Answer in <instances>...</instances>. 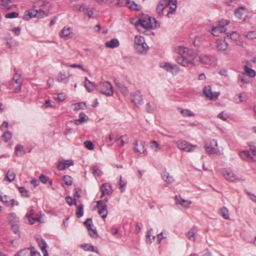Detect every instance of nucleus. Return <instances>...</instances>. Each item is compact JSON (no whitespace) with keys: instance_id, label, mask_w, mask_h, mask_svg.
<instances>
[{"instance_id":"nucleus-32","label":"nucleus","mask_w":256,"mask_h":256,"mask_svg":"<svg viewBox=\"0 0 256 256\" xmlns=\"http://www.w3.org/2000/svg\"><path fill=\"white\" fill-rule=\"evenodd\" d=\"M105 46L106 48H114L119 46V42L117 39L114 38L106 42Z\"/></svg>"},{"instance_id":"nucleus-47","label":"nucleus","mask_w":256,"mask_h":256,"mask_svg":"<svg viewBox=\"0 0 256 256\" xmlns=\"http://www.w3.org/2000/svg\"><path fill=\"white\" fill-rule=\"evenodd\" d=\"M196 234V230L194 229H192L190 230L187 234L188 238L191 241L194 242L195 240V235Z\"/></svg>"},{"instance_id":"nucleus-31","label":"nucleus","mask_w":256,"mask_h":256,"mask_svg":"<svg viewBox=\"0 0 256 256\" xmlns=\"http://www.w3.org/2000/svg\"><path fill=\"white\" fill-rule=\"evenodd\" d=\"M37 10H27L24 12V18L26 20H28L32 18L36 17Z\"/></svg>"},{"instance_id":"nucleus-22","label":"nucleus","mask_w":256,"mask_h":256,"mask_svg":"<svg viewBox=\"0 0 256 256\" xmlns=\"http://www.w3.org/2000/svg\"><path fill=\"white\" fill-rule=\"evenodd\" d=\"M73 164L74 163L72 160H64L60 162L57 168L59 170H62Z\"/></svg>"},{"instance_id":"nucleus-4","label":"nucleus","mask_w":256,"mask_h":256,"mask_svg":"<svg viewBox=\"0 0 256 256\" xmlns=\"http://www.w3.org/2000/svg\"><path fill=\"white\" fill-rule=\"evenodd\" d=\"M97 90L106 96H111L114 94L112 86L108 82H102L98 84Z\"/></svg>"},{"instance_id":"nucleus-61","label":"nucleus","mask_w":256,"mask_h":256,"mask_svg":"<svg viewBox=\"0 0 256 256\" xmlns=\"http://www.w3.org/2000/svg\"><path fill=\"white\" fill-rule=\"evenodd\" d=\"M120 92L124 96H126L128 93V90L126 87L124 86H121L120 87Z\"/></svg>"},{"instance_id":"nucleus-51","label":"nucleus","mask_w":256,"mask_h":256,"mask_svg":"<svg viewBox=\"0 0 256 256\" xmlns=\"http://www.w3.org/2000/svg\"><path fill=\"white\" fill-rule=\"evenodd\" d=\"M63 180L66 185L70 186L72 184V178L70 176H64L63 177Z\"/></svg>"},{"instance_id":"nucleus-21","label":"nucleus","mask_w":256,"mask_h":256,"mask_svg":"<svg viewBox=\"0 0 256 256\" xmlns=\"http://www.w3.org/2000/svg\"><path fill=\"white\" fill-rule=\"evenodd\" d=\"M100 191L102 193L101 197L104 195H110L112 192L110 184L108 183L104 184L101 186Z\"/></svg>"},{"instance_id":"nucleus-9","label":"nucleus","mask_w":256,"mask_h":256,"mask_svg":"<svg viewBox=\"0 0 256 256\" xmlns=\"http://www.w3.org/2000/svg\"><path fill=\"white\" fill-rule=\"evenodd\" d=\"M206 153L209 154H220L217 141L215 140H208L205 144Z\"/></svg>"},{"instance_id":"nucleus-28","label":"nucleus","mask_w":256,"mask_h":256,"mask_svg":"<svg viewBox=\"0 0 256 256\" xmlns=\"http://www.w3.org/2000/svg\"><path fill=\"white\" fill-rule=\"evenodd\" d=\"M248 64H249L247 63L244 66V72L243 74L248 75L250 77L254 78L256 75V72L254 70L248 66Z\"/></svg>"},{"instance_id":"nucleus-20","label":"nucleus","mask_w":256,"mask_h":256,"mask_svg":"<svg viewBox=\"0 0 256 256\" xmlns=\"http://www.w3.org/2000/svg\"><path fill=\"white\" fill-rule=\"evenodd\" d=\"M134 150L140 154H146L147 152L144 148V142L143 141H136L135 144Z\"/></svg>"},{"instance_id":"nucleus-8","label":"nucleus","mask_w":256,"mask_h":256,"mask_svg":"<svg viewBox=\"0 0 256 256\" xmlns=\"http://www.w3.org/2000/svg\"><path fill=\"white\" fill-rule=\"evenodd\" d=\"M135 48L140 53L146 52L148 46L144 42V38L140 35L136 36L134 40Z\"/></svg>"},{"instance_id":"nucleus-2","label":"nucleus","mask_w":256,"mask_h":256,"mask_svg":"<svg viewBox=\"0 0 256 256\" xmlns=\"http://www.w3.org/2000/svg\"><path fill=\"white\" fill-rule=\"evenodd\" d=\"M139 23L146 29L154 28L160 26L158 22L154 18H151L148 15L142 16L139 19Z\"/></svg>"},{"instance_id":"nucleus-41","label":"nucleus","mask_w":256,"mask_h":256,"mask_svg":"<svg viewBox=\"0 0 256 256\" xmlns=\"http://www.w3.org/2000/svg\"><path fill=\"white\" fill-rule=\"evenodd\" d=\"M128 137L126 135L122 136L118 138H115L116 142H120V144H118L120 146H123L124 144L128 142Z\"/></svg>"},{"instance_id":"nucleus-55","label":"nucleus","mask_w":256,"mask_h":256,"mask_svg":"<svg viewBox=\"0 0 256 256\" xmlns=\"http://www.w3.org/2000/svg\"><path fill=\"white\" fill-rule=\"evenodd\" d=\"M83 215V207L82 206L80 205L77 208L76 212V217L80 218Z\"/></svg>"},{"instance_id":"nucleus-52","label":"nucleus","mask_w":256,"mask_h":256,"mask_svg":"<svg viewBox=\"0 0 256 256\" xmlns=\"http://www.w3.org/2000/svg\"><path fill=\"white\" fill-rule=\"evenodd\" d=\"M126 184V182L122 179V176L120 177L119 182L120 188L121 192H123L125 190V187Z\"/></svg>"},{"instance_id":"nucleus-1","label":"nucleus","mask_w":256,"mask_h":256,"mask_svg":"<svg viewBox=\"0 0 256 256\" xmlns=\"http://www.w3.org/2000/svg\"><path fill=\"white\" fill-rule=\"evenodd\" d=\"M173 51L179 55L176 60L178 64L186 67L190 64L194 65L196 64L192 51L188 48L182 46H177L173 48Z\"/></svg>"},{"instance_id":"nucleus-59","label":"nucleus","mask_w":256,"mask_h":256,"mask_svg":"<svg viewBox=\"0 0 256 256\" xmlns=\"http://www.w3.org/2000/svg\"><path fill=\"white\" fill-rule=\"evenodd\" d=\"M66 67H69V68H78L82 70L84 72H85V70L83 68L82 66V65H80V64H66Z\"/></svg>"},{"instance_id":"nucleus-25","label":"nucleus","mask_w":256,"mask_h":256,"mask_svg":"<svg viewBox=\"0 0 256 256\" xmlns=\"http://www.w3.org/2000/svg\"><path fill=\"white\" fill-rule=\"evenodd\" d=\"M15 2V0H0V7L5 10H9L12 8L10 4Z\"/></svg>"},{"instance_id":"nucleus-12","label":"nucleus","mask_w":256,"mask_h":256,"mask_svg":"<svg viewBox=\"0 0 256 256\" xmlns=\"http://www.w3.org/2000/svg\"><path fill=\"white\" fill-rule=\"evenodd\" d=\"M118 5L120 6H126L132 10H140V6L136 4L134 2L130 0H118Z\"/></svg>"},{"instance_id":"nucleus-43","label":"nucleus","mask_w":256,"mask_h":256,"mask_svg":"<svg viewBox=\"0 0 256 256\" xmlns=\"http://www.w3.org/2000/svg\"><path fill=\"white\" fill-rule=\"evenodd\" d=\"M12 83L14 84H22V80L20 77V74H18V72L15 73V74L14 76L13 80L12 82Z\"/></svg>"},{"instance_id":"nucleus-48","label":"nucleus","mask_w":256,"mask_h":256,"mask_svg":"<svg viewBox=\"0 0 256 256\" xmlns=\"http://www.w3.org/2000/svg\"><path fill=\"white\" fill-rule=\"evenodd\" d=\"M42 253L44 256H48V253L47 252H45ZM30 254L31 256H40V253L34 248L30 249Z\"/></svg>"},{"instance_id":"nucleus-36","label":"nucleus","mask_w":256,"mask_h":256,"mask_svg":"<svg viewBox=\"0 0 256 256\" xmlns=\"http://www.w3.org/2000/svg\"><path fill=\"white\" fill-rule=\"evenodd\" d=\"M218 214L221 216L224 219H228L229 218V212L228 209L223 206L218 211Z\"/></svg>"},{"instance_id":"nucleus-58","label":"nucleus","mask_w":256,"mask_h":256,"mask_svg":"<svg viewBox=\"0 0 256 256\" xmlns=\"http://www.w3.org/2000/svg\"><path fill=\"white\" fill-rule=\"evenodd\" d=\"M84 145L89 150H93L94 149V144L91 141L87 140L84 142Z\"/></svg>"},{"instance_id":"nucleus-34","label":"nucleus","mask_w":256,"mask_h":256,"mask_svg":"<svg viewBox=\"0 0 256 256\" xmlns=\"http://www.w3.org/2000/svg\"><path fill=\"white\" fill-rule=\"evenodd\" d=\"M234 14L237 18L241 20L246 14V9L242 7L236 10Z\"/></svg>"},{"instance_id":"nucleus-16","label":"nucleus","mask_w":256,"mask_h":256,"mask_svg":"<svg viewBox=\"0 0 256 256\" xmlns=\"http://www.w3.org/2000/svg\"><path fill=\"white\" fill-rule=\"evenodd\" d=\"M60 36L65 40L72 38V32L71 28L68 26L64 27L60 32Z\"/></svg>"},{"instance_id":"nucleus-60","label":"nucleus","mask_w":256,"mask_h":256,"mask_svg":"<svg viewBox=\"0 0 256 256\" xmlns=\"http://www.w3.org/2000/svg\"><path fill=\"white\" fill-rule=\"evenodd\" d=\"M240 81L244 84H248L250 82V78H246L244 74H242V76H240Z\"/></svg>"},{"instance_id":"nucleus-26","label":"nucleus","mask_w":256,"mask_h":256,"mask_svg":"<svg viewBox=\"0 0 256 256\" xmlns=\"http://www.w3.org/2000/svg\"><path fill=\"white\" fill-rule=\"evenodd\" d=\"M226 28L225 27H220L218 26L216 27H213L211 30V33L214 36H219L220 34L225 32Z\"/></svg>"},{"instance_id":"nucleus-17","label":"nucleus","mask_w":256,"mask_h":256,"mask_svg":"<svg viewBox=\"0 0 256 256\" xmlns=\"http://www.w3.org/2000/svg\"><path fill=\"white\" fill-rule=\"evenodd\" d=\"M69 72L62 70L56 76V80L59 82L67 83L71 76Z\"/></svg>"},{"instance_id":"nucleus-7","label":"nucleus","mask_w":256,"mask_h":256,"mask_svg":"<svg viewBox=\"0 0 256 256\" xmlns=\"http://www.w3.org/2000/svg\"><path fill=\"white\" fill-rule=\"evenodd\" d=\"M201 64L210 67H214L217 65V59L214 56L201 54L198 56Z\"/></svg>"},{"instance_id":"nucleus-45","label":"nucleus","mask_w":256,"mask_h":256,"mask_svg":"<svg viewBox=\"0 0 256 256\" xmlns=\"http://www.w3.org/2000/svg\"><path fill=\"white\" fill-rule=\"evenodd\" d=\"M37 242L38 243V244L40 248L41 249L42 252H47L46 250V244L45 242L44 241V240H43L42 238L38 239Z\"/></svg>"},{"instance_id":"nucleus-23","label":"nucleus","mask_w":256,"mask_h":256,"mask_svg":"<svg viewBox=\"0 0 256 256\" xmlns=\"http://www.w3.org/2000/svg\"><path fill=\"white\" fill-rule=\"evenodd\" d=\"M32 214V212H28L26 214V216L29 222V223L30 224H34L36 222H43L44 220H42V216H38L36 218L32 217L31 216Z\"/></svg>"},{"instance_id":"nucleus-14","label":"nucleus","mask_w":256,"mask_h":256,"mask_svg":"<svg viewBox=\"0 0 256 256\" xmlns=\"http://www.w3.org/2000/svg\"><path fill=\"white\" fill-rule=\"evenodd\" d=\"M96 208L98 209V213L103 219L108 215L107 206L105 202L100 200L96 202Z\"/></svg>"},{"instance_id":"nucleus-50","label":"nucleus","mask_w":256,"mask_h":256,"mask_svg":"<svg viewBox=\"0 0 256 256\" xmlns=\"http://www.w3.org/2000/svg\"><path fill=\"white\" fill-rule=\"evenodd\" d=\"M30 254V250L28 249H24L16 254L15 256H28Z\"/></svg>"},{"instance_id":"nucleus-64","label":"nucleus","mask_w":256,"mask_h":256,"mask_svg":"<svg viewBox=\"0 0 256 256\" xmlns=\"http://www.w3.org/2000/svg\"><path fill=\"white\" fill-rule=\"evenodd\" d=\"M229 20H222L219 22L218 26L220 27H225V26L228 25L229 24Z\"/></svg>"},{"instance_id":"nucleus-63","label":"nucleus","mask_w":256,"mask_h":256,"mask_svg":"<svg viewBox=\"0 0 256 256\" xmlns=\"http://www.w3.org/2000/svg\"><path fill=\"white\" fill-rule=\"evenodd\" d=\"M166 236H164L162 232H160L157 236L156 242L158 244H160L162 240L165 238Z\"/></svg>"},{"instance_id":"nucleus-62","label":"nucleus","mask_w":256,"mask_h":256,"mask_svg":"<svg viewBox=\"0 0 256 256\" xmlns=\"http://www.w3.org/2000/svg\"><path fill=\"white\" fill-rule=\"evenodd\" d=\"M46 15V14L44 11L42 10H37V14L36 16V18H41L44 16Z\"/></svg>"},{"instance_id":"nucleus-40","label":"nucleus","mask_w":256,"mask_h":256,"mask_svg":"<svg viewBox=\"0 0 256 256\" xmlns=\"http://www.w3.org/2000/svg\"><path fill=\"white\" fill-rule=\"evenodd\" d=\"M178 110H180L181 114L184 117H190L194 116V114L190 110L182 109L181 108H179Z\"/></svg>"},{"instance_id":"nucleus-54","label":"nucleus","mask_w":256,"mask_h":256,"mask_svg":"<svg viewBox=\"0 0 256 256\" xmlns=\"http://www.w3.org/2000/svg\"><path fill=\"white\" fill-rule=\"evenodd\" d=\"M246 36L249 40H254L256 39V32H248L246 34Z\"/></svg>"},{"instance_id":"nucleus-15","label":"nucleus","mask_w":256,"mask_h":256,"mask_svg":"<svg viewBox=\"0 0 256 256\" xmlns=\"http://www.w3.org/2000/svg\"><path fill=\"white\" fill-rule=\"evenodd\" d=\"M92 220L90 218H88L84 222V224L88 231L90 236L93 238H96L98 236V233L96 228L92 226Z\"/></svg>"},{"instance_id":"nucleus-33","label":"nucleus","mask_w":256,"mask_h":256,"mask_svg":"<svg viewBox=\"0 0 256 256\" xmlns=\"http://www.w3.org/2000/svg\"><path fill=\"white\" fill-rule=\"evenodd\" d=\"M246 100V94L244 93H240L236 94L234 97V102L239 104L242 102H245Z\"/></svg>"},{"instance_id":"nucleus-3","label":"nucleus","mask_w":256,"mask_h":256,"mask_svg":"<svg viewBox=\"0 0 256 256\" xmlns=\"http://www.w3.org/2000/svg\"><path fill=\"white\" fill-rule=\"evenodd\" d=\"M174 142L180 150L188 152H194L197 147L184 140H176Z\"/></svg>"},{"instance_id":"nucleus-42","label":"nucleus","mask_w":256,"mask_h":256,"mask_svg":"<svg viewBox=\"0 0 256 256\" xmlns=\"http://www.w3.org/2000/svg\"><path fill=\"white\" fill-rule=\"evenodd\" d=\"M72 9L74 12H84L86 8L84 4H76L72 6Z\"/></svg>"},{"instance_id":"nucleus-29","label":"nucleus","mask_w":256,"mask_h":256,"mask_svg":"<svg viewBox=\"0 0 256 256\" xmlns=\"http://www.w3.org/2000/svg\"><path fill=\"white\" fill-rule=\"evenodd\" d=\"M149 146L151 150L154 152H158L162 148L160 144L156 140L150 142L149 144Z\"/></svg>"},{"instance_id":"nucleus-27","label":"nucleus","mask_w":256,"mask_h":256,"mask_svg":"<svg viewBox=\"0 0 256 256\" xmlns=\"http://www.w3.org/2000/svg\"><path fill=\"white\" fill-rule=\"evenodd\" d=\"M80 247L85 251L94 252L98 254H99L98 248H94L90 244H82Z\"/></svg>"},{"instance_id":"nucleus-18","label":"nucleus","mask_w":256,"mask_h":256,"mask_svg":"<svg viewBox=\"0 0 256 256\" xmlns=\"http://www.w3.org/2000/svg\"><path fill=\"white\" fill-rule=\"evenodd\" d=\"M203 93L207 98L210 100L216 99L219 95L218 92H213L212 91L211 87L210 86H206L203 90Z\"/></svg>"},{"instance_id":"nucleus-35","label":"nucleus","mask_w":256,"mask_h":256,"mask_svg":"<svg viewBox=\"0 0 256 256\" xmlns=\"http://www.w3.org/2000/svg\"><path fill=\"white\" fill-rule=\"evenodd\" d=\"M162 179L168 184H170L174 181L173 177L166 172H163L162 174Z\"/></svg>"},{"instance_id":"nucleus-37","label":"nucleus","mask_w":256,"mask_h":256,"mask_svg":"<svg viewBox=\"0 0 256 256\" xmlns=\"http://www.w3.org/2000/svg\"><path fill=\"white\" fill-rule=\"evenodd\" d=\"M88 116L84 113H80L79 115V118L75 120L74 122L76 124L78 125L86 121Z\"/></svg>"},{"instance_id":"nucleus-13","label":"nucleus","mask_w":256,"mask_h":256,"mask_svg":"<svg viewBox=\"0 0 256 256\" xmlns=\"http://www.w3.org/2000/svg\"><path fill=\"white\" fill-rule=\"evenodd\" d=\"M130 100L136 106H139L143 103L142 96L140 90H136L130 94Z\"/></svg>"},{"instance_id":"nucleus-57","label":"nucleus","mask_w":256,"mask_h":256,"mask_svg":"<svg viewBox=\"0 0 256 256\" xmlns=\"http://www.w3.org/2000/svg\"><path fill=\"white\" fill-rule=\"evenodd\" d=\"M18 16V14L16 12H12L8 13L5 15L6 18H16Z\"/></svg>"},{"instance_id":"nucleus-46","label":"nucleus","mask_w":256,"mask_h":256,"mask_svg":"<svg viewBox=\"0 0 256 256\" xmlns=\"http://www.w3.org/2000/svg\"><path fill=\"white\" fill-rule=\"evenodd\" d=\"M2 140L6 142L12 138V134L10 131H6L4 132L2 136Z\"/></svg>"},{"instance_id":"nucleus-24","label":"nucleus","mask_w":256,"mask_h":256,"mask_svg":"<svg viewBox=\"0 0 256 256\" xmlns=\"http://www.w3.org/2000/svg\"><path fill=\"white\" fill-rule=\"evenodd\" d=\"M168 6L166 0H160L156 6V12L158 14H162L164 10Z\"/></svg>"},{"instance_id":"nucleus-56","label":"nucleus","mask_w":256,"mask_h":256,"mask_svg":"<svg viewBox=\"0 0 256 256\" xmlns=\"http://www.w3.org/2000/svg\"><path fill=\"white\" fill-rule=\"evenodd\" d=\"M8 196L6 194H3L2 192H1L0 194V202L4 204H6L8 202Z\"/></svg>"},{"instance_id":"nucleus-19","label":"nucleus","mask_w":256,"mask_h":256,"mask_svg":"<svg viewBox=\"0 0 256 256\" xmlns=\"http://www.w3.org/2000/svg\"><path fill=\"white\" fill-rule=\"evenodd\" d=\"M175 200L176 204H180L185 208H188L190 207V204H192L191 200L183 199L180 196H176Z\"/></svg>"},{"instance_id":"nucleus-39","label":"nucleus","mask_w":256,"mask_h":256,"mask_svg":"<svg viewBox=\"0 0 256 256\" xmlns=\"http://www.w3.org/2000/svg\"><path fill=\"white\" fill-rule=\"evenodd\" d=\"M6 178L9 182H12L15 180L16 174L12 170H8L6 174Z\"/></svg>"},{"instance_id":"nucleus-30","label":"nucleus","mask_w":256,"mask_h":256,"mask_svg":"<svg viewBox=\"0 0 256 256\" xmlns=\"http://www.w3.org/2000/svg\"><path fill=\"white\" fill-rule=\"evenodd\" d=\"M156 239L155 234L153 230L150 229L149 230L146 234V242L147 243L152 244Z\"/></svg>"},{"instance_id":"nucleus-11","label":"nucleus","mask_w":256,"mask_h":256,"mask_svg":"<svg viewBox=\"0 0 256 256\" xmlns=\"http://www.w3.org/2000/svg\"><path fill=\"white\" fill-rule=\"evenodd\" d=\"M160 67L165 70L172 73V74H176L179 72V68L175 64H172L168 62H162L160 64Z\"/></svg>"},{"instance_id":"nucleus-10","label":"nucleus","mask_w":256,"mask_h":256,"mask_svg":"<svg viewBox=\"0 0 256 256\" xmlns=\"http://www.w3.org/2000/svg\"><path fill=\"white\" fill-rule=\"evenodd\" d=\"M224 177L230 182H234L239 180L237 176L230 168H224L221 170Z\"/></svg>"},{"instance_id":"nucleus-38","label":"nucleus","mask_w":256,"mask_h":256,"mask_svg":"<svg viewBox=\"0 0 256 256\" xmlns=\"http://www.w3.org/2000/svg\"><path fill=\"white\" fill-rule=\"evenodd\" d=\"M15 154L16 156H22L24 152V147L20 144H18L15 147Z\"/></svg>"},{"instance_id":"nucleus-44","label":"nucleus","mask_w":256,"mask_h":256,"mask_svg":"<svg viewBox=\"0 0 256 256\" xmlns=\"http://www.w3.org/2000/svg\"><path fill=\"white\" fill-rule=\"evenodd\" d=\"M72 106L74 110H78L84 109L86 108V104L84 102H80L74 104Z\"/></svg>"},{"instance_id":"nucleus-53","label":"nucleus","mask_w":256,"mask_h":256,"mask_svg":"<svg viewBox=\"0 0 256 256\" xmlns=\"http://www.w3.org/2000/svg\"><path fill=\"white\" fill-rule=\"evenodd\" d=\"M92 172L95 176H98L102 174L101 170L96 166H93L91 168Z\"/></svg>"},{"instance_id":"nucleus-49","label":"nucleus","mask_w":256,"mask_h":256,"mask_svg":"<svg viewBox=\"0 0 256 256\" xmlns=\"http://www.w3.org/2000/svg\"><path fill=\"white\" fill-rule=\"evenodd\" d=\"M21 85L22 84H14L11 82L10 88L13 90L15 92H20L21 89Z\"/></svg>"},{"instance_id":"nucleus-5","label":"nucleus","mask_w":256,"mask_h":256,"mask_svg":"<svg viewBox=\"0 0 256 256\" xmlns=\"http://www.w3.org/2000/svg\"><path fill=\"white\" fill-rule=\"evenodd\" d=\"M216 48L218 52L224 55H228L230 52V50L228 46V44L224 38L217 39L216 42Z\"/></svg>"},{"instance_id":"nucleus-6","label":"nucleus","mask_w":256,"mask_h":256,"mask_svg":"<svg viewBox=\"0 0 256 256\" xmlns=\"http://www.w3.org/2000/svg\"><path fill=\"white\" fill-rule=\"evenodd\" d=\"M240 156L243 160L248 162L256 160V147L251 146L250 150H244L239 152Z\"/></svg>"}]
</instances>
